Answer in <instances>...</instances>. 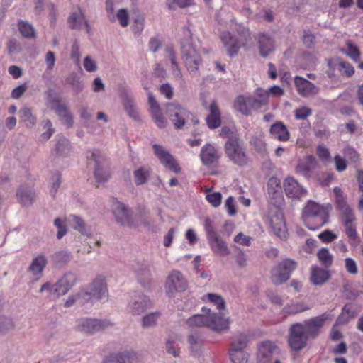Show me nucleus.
Masks as SVG:
<instances>
[{
  "instance_id": "1",
  "label": "nucleus",
  "mask_w": 363,
  "mask_h": 363,
  "mask_svg": "<svg viewBox=\"0 0 363 363\" xmlns=\"http://www.w3.org/2000/svg\"><path fill=\"white\" fill-rule=\"evenodd\" d=\"M181 56L189 73L194 77L200 75L199 67L202 64V58L195 48L192 35L189 30L184 32V37L181 41Z\"/></svg>"
},
{
  "instance_id": "24",
  "label": "nucleus",
  "mask_w": 363,
  "mask_h": 363,
  "mask_svg": "<svg viewBox=\"0 0 363 363\" xmlns=\"http://www.w3.org/2000/svg\"><path fill=\"white\" fill-rule=\"evenodd\" d=\"M116 218L123 225H130L133 223L131 212L125 205L118 202L113 210Z\"/></svg>"
},
{
  "instance_id": "49",
  "label": "nucleus",
  "mask_w": 363,
  "mask_h": 363,
  "mask_svg": "<svg viewBox=\"0 0 363 363\" xmlns=\"http://www.w3.org/2000/svg\"><path fill=\"white\" fill-rule=\"evenodd\" d=\"M55 152L60 156L68 155L70 152L69 140L65 138H60L55 145Z\"/></svg>"
},
{
  "instance_id": "37",
  "label": "nucleus",
  "mask_w": 363,
  "mask_h": 363,
  "mask_svg": "<svg viewBox=\"0 0 363 363\" xmlns=\"http://www.w3.org/2000/svg\"><path fill=\"white\" fill-rule=\"evenodd\" d=\"M68 223L76 230H78L80 233L85 235H89V230L86 226V224L82 218L80 217L71 215L67 219Z\"/></svg>"
},
{
  "instance_id": "40",
  "label": "nucleus",
  "mask_w": 363,
  "mask_h": 363,
  "mask_svg": "<svg viewBox=\"0 0 363 363\" xmlns=\"http://www.w3.org/2000/svg\"><path fill=\"white\" fill-rule=\"evenodd\" d=\"M55 110L62 122L68 128L72 127L74 123L73 117L67 106L60 104L56 106Z\"/></svg>"
},
{
  "instance_id": "8",
  "label": "nucleus",
  "mask_w": 363,
  "mask_h": 363,
  "mask_svg": "<svg viewBox=\"0 0 363 363\" xmlns=\"http://www.w3.org/2000/svg\"><path fill=\"white\" fill-rule=\"evenodd\" d=\"M308 339L302 323L291 325L289 330L288 342L293 350L299 351L305 347Z\"/></svg>"
},
{
  "instance_id": "41",
  "label": "nucleus",
  "mask_w": 363,
  "mask_h": 363,
  "mask_svg": "<svg viewBox=\"0 0 363 363\" xmlns=\"http://www.w3.org/2000/svg\"><path fill=\"white\" fill-rule=\"evenodd\" d=\"M21 121L24 123L28 128L33 127L36 123V118L33 115L32 111L27 106H23L19 110Z\"/></svg>"
},
{
  "instance_id": "55",
  "label": "nucleus",
  "mask_w": 363,
  "mask_h": 363,
  "mask_svg": "<svg viewBox=\"0 0 363 363\" xmlns=\"http://www.w3.org/2000/svg\"><path fill=\"white\" fill-rule=\"evenodd\" d=\"M345 54L355 62H357L360 57L359 48L352 43H347V50Z\"/></svg>"
},
{
  "instance_id": "38",
  "label": "nucleus",
  "mask_w": 363,
  "mask_h": 363,
  "mask_svg": "<svg viewBox=\"0 0 363 363\" xmlns=\"http://www.w3.org/2000/svg\"><path fill=\"white\" fill-rule=\"evenodd\" d=\"M309 309L303 302L296 301L291 302L286 305L283 308V313L286 315H295L299 313L304 312Z\"/></svg>"
},
{
  "instance_id": "10",
  "label": "nucleus",
  "mask_w": 363,
  "mask_h": 363,
  "mask_svg": "<svg viewBox=\"0 0 363 363\" xmlns=\"http://www.w3.org/2000/svg\"><path fill=\"white\" fill-rule=\"evenodd\" d=\"M112 325L113 323L107 320L80 318L77 320V329L80 333L91 335Z\"/></svg>"
},
{
  "instance_id": "44",
  "label": "nucleus",
  "mask_w": 363,
  "mask_h": 363,
  "mask_svg": "<svg viewBox=\"0 0 363 363\" xmlns=\"http://www.w3.org/2000/svg\"><path fill=\"white\" fill-rule=\"evenodd\" d=\"M161 316L159 311L150 313L144 315L141 320V325L144 328L155 327L157 325L158 320Z\"/></svg>"
},
{
  "instance_id": "15",
  "label": "nucleus",
  "mask_w": 363,
  "mask_h": 363,
  "mask_svg": "<svg viewBox=\"0 0 363 363\" xmlns=\"http://www.w3.org/2000/svg\"><path fill=\"white\" fill-rule=\"evenodd\" d=\"M255 39L259 55L267 57L275 50V40L274 38L265 32L258 33Z\"/></svg>"
},
{
  "instance_id": "45",
  "label": "nucleus",
  "mask_w": 363,
  "mask_h": 363,
  "mask_svg": "<svg viewBox=\"0 0 363 363\" xmlns=\"http://www.w3.org/2000/svg\"><path fill=\"white\" fill-rule=\"evenodd\" d=\"M317 257L320 263L325 268L330 267L333 264V256L328 248H321L317 253Z\"/></svg>"
},
{
  "instance_id": "11",
  "label": "nucleus",
  "mask_w": 363,
  "mask_h": 363,
  "mask_svg": "<svg viewBox=\"0 0 363 363\" xmlns=\"http://www.w3.org/2000/svg\"><path fill=\"white\" fill-rule=\"evenodd\" d=\"M205 229L207 233L209 243L215 252L221 255H229L230 251L225 242L220 239L212 224V221L208 218H206L205 220Z\"/></svg>"
},
{
  "instance_id": "21",
  "label": "nucleus",
  "mask_w": 363,
  "mask_h": 363,
  "mask_svg": "<svg viewBox=\"0 0 363 363\" xmlns=\"http://www.w3.org/2000/svg\"><path fill=\"white\" fill-rule=\"evenodd\" d=\"M294 84L297 91L301 96L310 97L316 95L319 89L312 82L301 77L294 78Z\"/></svg>"
},
{
  "instance_id": "39",
  "label": "nucleus",
  "mask_w": 363,
  "mask_h": 363,
  "mask_svg": "<svg viewBox=\"0 0 363 363\" xmlns=\"http://www.w3.org/2000/svg\"><path fill=\"white\" fill-rule=\"evenodd\" d=\"M133 177L137 186L143 185L150 177V169L145 167H138L133 171Z\"/></svg>"
},
{
  "instance_id": "31",
  "label": "nucleus",
  "mask_w": 363,
  "mask_h": 363,
  "mask_svg": "<svg viewBox=\"0 0 363 363\" xmlns=\"http://www.w3.org/2000/svg\"><path fill=\"white\" fill-rule=\"evenodd\" d=\"M230 321L216 314L209 315L208 328L216 332L228 330Z\"/></svg>"
},
{
  "instance_id": "7",
  "label": "nucleus",
  "mask_w": 363,
  "mask_h": 363,
  "mask_svg": "<svg viewBox=\"0 0 363 363\" xmlns=\"http://www.w3.org/2000/svg\"><path fill=\"white\" fill-rule=\"evenodd\" d=\"M297 263L291 259H286L281 262L272 270V281L276 285L286 282L291 276V272L296 268Z\"/></svg>"
},
{
  "instance_id": "48",
  "label": "nucleus",
  "mask_w": 363,
  "mask_h": 363,
  "mask_svg": "<svg viewBox=\"0 0 363 363\" xmlns=\"http://www.w3.org/2000/svg\"><path fill=\"white\" fill-rule=\"evenodd\" d=\"M18 29L21 34L26 38H35L36 34L34 28L28 23L21 21L18 22Z\"/></svg>"
},
{
  "instance_id": "56",
  "label": "nucleus",
  "mask_w": 363,
  "mask_h": 363,
  "mask_svg": "<svg viewBox=\"0 0 363 363\" xmlns=\"http://www.w3.org/2000/svg\"><path fill=\"white\" fill-rule=\"evenodd\" d=\"M43 128L45 131L41 134L40 137L43 140L47 141L55 132V129L52 128V123L49 119H46L43 121Z\"/></svg>"
},
{
  "instance_id": "14",
  "label": "nucleus",
  "mask_w": 363,
  "mask_h": 363,
  "mask_svg": "<svg viewBox=\"0 0 363 363\" xmlns=\"http://www.w3.org/2000/svg\"><path fill=\"white\" fill-rule=\"evenodd\" d=\"M187 287V282L182 273L173 270L168 276L165 283L167 294H172L177 291H184Z\"/></svg>"
},
{
  "instance_id": "22",
  "label": "nucleus",
  "mask_w": 363,
  "mask_h": 363,
  "mask_svg": "<svg viewBox=\"0 0 363 363\" xmlns=\"http://www.w3.org/2000/svg\"><path fill=\"white\" fill-rule=\"evenodd\" d=\"M200 157L203 164L208 166L217 162L220 155L214 146L211 144H206L201 148Z\"/></svg>"
},
{
  "instance_id": "35",
  "label": "nucleus",
  "mask_w": 363,
  "mask_h": 363,
  "mask_svg": "<svg viewBox=\"0 0 363 363\" xmlns=\"http://www.w3.org/2000/svg\"><path fill=\"white\" fill-rule=\"evenodd\" d=\"M165 57L171 62L173 74L177 77L182 78V71L177 62L176 52L172 46L168 45L166 47Z\"/></svg>"
},
{
  "instance_id": "61",
  "label": "nucleus",
  "mask_w": 363,
  "mask_h": 363,
  "mask_svg": "<svg viewBox=\"0 0 363 363\" xmlns=\"http://www.w3.org/2000/svg\"><path fill=\"white\" fill-rule=\"evenodd\" d=\"M207 296L210 302L214 303L218 309L222 310L225 308V303L220 296L214 294H208Z\"/></svg>"
},
{
  "instance_id": "20",
  "label": "nucleus",
  "mask_w": 363,
  "mask_h": 363,
  "mask_svg": "<svg viewBox=\"0 0 363 363\" xmlns=\"http://www.w3.org/2000/svg\"><path fill=\"white\" fill-rule=\"evenodd\" d=\"M340 215L342 219L345 227V232L350 244L352 245H356L359 242V238L354 226L352 224V222L354 220V215L352 210L346 211L345 213H341Z\"/></svg>"
},
{
  "instance_id": "29",
  "label": "nucleus",
  "mask_w": 363,
  "mask_h": 363,
  "mask_svg": "<svg viewBox=\"0 0 363 363\" xmlns=\"http://www.w3.org/2000/svg\"><path fill=\"white\" fill-rule=\"evenodd\" d=\"M18 202L23 206H31L35 199V191L32 188L21 186L16 193Z\"/></svg>"
},
{
  "instance_id": "64",
  "label": "nucleus",
  "mask_w": 363,
  "mask_h": 363,
  "mask_svg": "<svg viewBox=\"0 0 363 363\" xmlns=\"http://www.w3.org/2000/svg\"><path fill=\"white\" fill-rule=\"evenodd\" d=\"M61 184V174L60 173H55L52 177V183L50 194L54 197L55 196L57 190Z\"/></svg>"
},
{
  "instance_id": "13",
  "label": "nucleus",
  "mask_w": 363,
  "mask_h": 363,
  "mask_svg": "<svg viewBox=\"0 0 363 363\" xmlns=\"http://www.w3.org/2000/svg\"><path fill=\"white\" fill-rule=\"evenodd\" d=\"M280 353L279 348L271 341H263L258 346L257 359L259 363H269Z\"/></svg>"
},
{
  "instance_id": "28",
  "label": "nucleus",
  "mask_w": 363,
  "mask_h": 363,
  "mask_svg": "<svg viewBox=\"0 0 363 363\" xmlns=\"http://www.w3.org/2000/svg\"><path fill=\"white\" fill-rule=\"evenodd\" d=\"M271 225L274 233L277 237L281 240L287 238L288 232L284 218L281 215H276L273 216L271 219Z\"/></svg>"
},
{
  "instance_id": "54",
  "label": "nucleus",
  "mask_w": 363,
  "mask_h": 363,
  "mask_svg": "<svg viewBox=\"0 0 363 363\" xmlns=\"http://www.w3.org/2000/svg\"><path fill=\"white\" fill-rule=\"evenodd\" d=\"M188 342L192 352H197L203 345V342L200 337L195 334H191L189 335Z\"/></svg>"
},
{
  "instance_id": "57",
  "label": "nucleus",
  "mask_w": 363,
  "mask_h": 363,
  "mask_svg": "<svg viewBox=\"0 0 363 363\" xmlns=\"http://www.w3.org/2000/svg\"><path fill=\"white\" fill-rule=\"evenodd\" d=\"M80 118L83 121L84 125L88 127L89 121L92 118V113L89 108L86 106H82L79 110Z\"/></svg>"
},
{
  "instance_id": "52",
  "label": "nucleus",
  "mask_w": 363,
  "mask_h": 363,
  "mask_svg": "<svg viewBox=\"0 0 363 363\" xmlns=\"http://www.w3.org/2000/svg\"><path fill=\"white\" fill-rule=\"evenodd\" d=\"M54 225L57 228V238L62 239L67 233V228L65 221L60 218L54 220Z\"/></svg>"
},
{
  "instance_id": "53",
  "label": "nucleus",
  "mask_w": 363,
  "mask_h": 363,
  "mask_svg": "<svg viewBox=\"0 0 363 363\" xmlns=\"http://www.w3.org/2000/svg\"><path fill=\"white\" fill-rule=\"evenodd\" d=\"M343 154L352 163H357L359 160V155L357 150L351 146H346L343 149Z\"/></svg>"
},
{
  "instance_id": "17",
  "label": "nucleus",
  "mask_w": 363,
  "mask_h": 363,
  "mask_svg": "<svg viewBox=\"0 0 363 363\" xmlns=\"http://www.w3.org/2000/svg\"><path fill=\"white\" fill-rule=\"evenodd\" d=\"M150 299L145 295L135 294L128 305V311L133 315H139L151 308Z\"/></svg>"
},
{
  "instance_id": "30",
  "label": "nucleus",
  "mask_w": 363,
  "mask_h": 363,
  "mask_svg": "<svg viewBox=\"0 0 363 363\" xmlns=\"http://www.w3.org/2000/svg\"><path fill=\"white\" fill-rule=\"evenodd\" d=\"M68 21L69 23V27L72 29L80 30L84 25L86 28L87 33L90 32L91 29L88 21L85 19L84 13L80 10L77 12L72 13L69 16Z\"/></svg>"
},
{
  "instance_id": "12",
  "label": "nucleus",
  "mask_w": 363,
  "mask_h": 363,
  "mask_svg": "<svg viewBox=\"0 0 363 363\" xmlns=\"http://www.w3.org/2000/svg\"><path fill=\"white\" fill-rule=\"evenodd\" d=\"M333 315L330 313H323L319 316L310 318L302 323L304 327V330L307 336L309 337L315 338L320 333V329L323 326L325 322L328 320H332Z\"/></svg>"
},
{
  "instance_id": "9",
  "label": "nucleus",
  "mask_w": 363,
  "mask_h": 363,
  "mask_svg": "<svg viewBox=\"0 0 363 363\" xmlns=\"http://www.w3.org/2000/svg\"><path fill=\"white\" fill-rule=\"evenodd\" d=\"M165 106L166 113L174 126L177 129L183 128L190 112L177 103H167Z\"/></svg>"
},
{
  "instance_id": "62",
  "label": "nucleus",
  "mask_w": 363,
  "mask_h": 363,
  "mask_svg": "<svg viewBox=\"0 0 363 363\" xmlns=\"http://www.w3.org/2000/svg\"><path fill=\"white\" fill-rule=\"evenodd\" d=\"M206 198L213 207H218L221 203L222 195L220 192H213L207 194Z\"/></svg>"
},
{
  "instance_id": "6",
  "label": "nucleus",
  "mask_w": 363,
  "mask_h": 363,
  "mask_svg": "<svg viewBox=\"0 0 363 363\" xmlns=\"http://www.w3.org/2000/svg\"><path fill=\"white\" fill-rule=\"evenodd\" d=\"M82 295L83 299L87 301L106 297L107 284L105 279L101 276L97 277L86 289L82 290Z\"/></svg>"
},
{
  "instance_id": "36",
  "label": "nucleus",
  "mask_w": 363,
  "mask_h": 363,
  "mask_svg": "<svg viewBox=\"0 0 363 363\" xmlns=\"http://www.w3.org/2000/svg\"><path fill=\"white\" fill-rule=\"evenodd\" d=\"M330 279L328 271L319 268L313 267L311 271V280L315 285H321Z\"/></svg>"
},
{
  "instance_id": "32",
  "label": "nucleus",
  "mask_w": 363,
  "mask_h": 363,
  "mask_svg": "<svg viewBox=\"0 0 363 363\" xmlns=\"http://www.w3.org/2000/svg\"><path fill=\"white\" fill-rule=\"evenodd\" d=\"M315 167V157L313 155H308L303 160L298 161L296 167V172L304 176H307Z\"/></svg>"
},
{
  "instance_id": "16",
  "label": "nucleus",
  "mask_w": 363,
  "mask_h": 363,
  "mask_svg": "<svg viewBox=\"0 0 363 363\" xmlns=\"http://www.w3.org/2000/svg\"><path fill=\"white\" fill-rule=\"evenodd\" d=\"M155 154L160 159V162L165 166L169 170L174 172L176 174L180 172L181 169L178 167L176 160L172 156V155L167 151L162 146L155 144L152 146Z\"/></svg>"
},
{
  "instance_id": "19",
  "label": "nucleus",
  "mask_w": 363,
  "mask_h": 363,
  "mask_svg": "<svg viewBox=\"0 0 363 363\" xmlns=\"http://www.w3.org/2000/svg\"><path fill=\"white\" fill-rule=\"evenodd\" d=\"M148 104L150 106V115L157 126L160 128H165L167 122L163 116L159 104L151 92L148 93Z\"/></svg>"
},
{
  "instance_id": "34",
  "label": "nucleus",
  "mask_w": 363,
  "mask_h": 363,
  "mask_svg": "<svg viewBox=\"0 0 363 363\" xmlns=\"http://www.w3.org/2000/svg\"><path fill=\"white\" fill-rule=\"evenodd\" d=\"M202 310L207 315H195L192 316L191 318H189L186 321L188 325L191 327L206 326L208 328L210 309H206L205 307H203Z\"/></svg>"
},
{
  "instance_id": "3",
  "label": "nucleus",
  "mask_w": 363,
  "mask_h": 363,
  "mask_svg": "<svg viewBox=\"0 0 363 363\" xmlns=\"http://www.w3.org/2000/svg\"><path fill=\"white\" fill-rule=\"evenodd\" d=\"M302 216L306 227L314 230L328 222L329 211L327 208L309 201L303 210Z\"/></svg>"
},
{
  "instance_id": "18",
  "label": "nucleus",
  "mask_w": 363,
  "mask_h": 363,
  "mask_svg": "<svg viewBox=\"0 0 363 363\" xmlns=\"http://www.w3.org/2000/svg\"><path fill=\"white\" fill-rule=\"evenodd\" d=\"M48 263V260L47 257L43 253H39L32 259L27 271L30 273L36 280H38L43 277V271Z\"/></svg>"
},
{
  "instance_id": "47",
  "label": "nucleus",
  "mask_w": 363,
  "mask_h": 363,
  "mask_svg": "<svg viewBox=\"0 0 363 363\" xmlns=\"http://www.w3.org/2000/svg\"><path fill=\"white\" fill-rule=\"evenodd\" d=\"M229 354L233 363H247L249 354L244 350H229Z\"/></svg>"
},
{
  "instance_id": "25",
  "label": "nucleus",
  "mask_w": 363,
  "mask_h": 363,
  "mask_svg": "<svg viewBox=\"0 0 363 363\" xmlns=\"http://www.w3.org/2000/svg\"><path fill=\"white\" fill-rule=\"evenodd\" d=\"M284 188L286 194L291 198H299L306 192L292 177H288L285 179Z\"/></svg>"
},
{
  "instance_id": "5",
  "label": "nucleus",
  "mask_w": 363,
  "mask_h": 363,
  "mask_svg": "<svg viewBox=\"0 0 363 363\" xmlns=\"http://www.w3.org/2000/svg\"><path fill=\"white\" fill-rule=\"evenodd\" d=\"M95 162L94 177L98 183H104L111 177L109 163L106 157L99 150H93L88 156Z\"/></svg>"
},
{
  "instance_id": "46",
  "label": "nucleus",
  "mask_w": 363,
  "mask_h": 363,
  "mask_svg": "<svg viewBox=\"0 0 363 363\" xmlns=\"http://www.w3.org/2000/svg\"><path fill=\"white\" fill-rule=\"evenodd\" d=\"M249 342L248 336L241 333L235 337L230 344V350H244Z\"/></svg>"
},
{
  "instance_id": "4",
  "label": "nucleus",
  "mask_w": 363,
  "mask_h": 363,
  "mask_svg": "<svg viewBox=\"0 0 363 363\" xmlns=\"http://www.w3.org/2000/svg\"><path fill=\"white\" fill-rule=\"evenodd\" d=\"M225 152L235 164L243 167L248 164L246 149L239 138H230L225 144Z\"/></svg>"
},
{
  "instance_id": "58",
  "label": "nucleus",
  "mask_w": 363,
  "mask_h": 363,
  "mask_svg": "<svg viewBox=\"0 0 363 363\" xmlns=\"http://www.w3.org/2000/svg\"><path fill=\"white\" fill-rule=\"evenodd\" d=\"M55 289V284H52L50 282L47 281L42 284L39 290V293L43 294L47 292L48 295L53 298H57V293L54 291Z\"/></svg>"
},
{
  "instance_id": "42",
  "label": "nucleus",
  "mask_w": 363,
  "mask_h": 363,
  "mask_svg": "<svg viewBox=\"0 0 363 363\" xmlns=\"http://www.w3.org/2000/svg\"><path fill=\"white\" fill-rule=\"evenodd\" d=\"M70 253L67 251H58L51 256V260L56 267H62L70 260Z\"/></svg>"
},
{
  "instance_id": "59",
  "label": "nucleus",
  "mask_w": 363,
  "mask_h": 363,
  "mask_svg": "<svg viewBox=\"0 0 363 363\" xmlns=\"http://www.w3.org/2000/svg\"><path fill=\"white\" fill-rule=\"evenodd\" d=\"M338 67L342 75L351 77L354 73V67L347 62H340Z\"/></svg>"
},
{
  "instance_id": "60",
  "label": "nucleus",
  "mask_w": 363,
  "mask_h": 363,
  "mask_svg": "<svg viewBox=\"0 0 363 363\" xmlns=\"http://www.w3.org/2000/svg\"><path fill=\"white\" fill-rule=\"evenodd\" d=\"M59 281L69 289L74 284L76 281L75 274L71 272L65 274Z\"/></svg>"
},
{
  "instance_id": "33",
  "label": "nucleus",
  "mask_w": 363,
  "mask_h": 363,
  "mask_svg": "<svg viewBox=\"0 0 363 363\" xmlns=\"http://www.w3.org/2000/svg\"><path fill=\"white\" fill-rule=\"evenodd\" d=\"M269 132L280 141H287L290 138L289 133L286 125L280 121L274 123L271 126Z\"/></svg>"
},
{
  "instance_id": "27",
  "label": "nucleus",
  "mask_w": 363,
  "mask_h": 363,
  "mask_svg": "<svg viewBox=\"0 0 363 363\" xmlns=\"http://www.w3.org/2000/svg\"><path fill=\"white\" fill-rule=\"evenodd\" d=\"M209 112L206 118L207 125L210 129H216L221 124L220 111L216 101L211 102Z\"/></svg>"
},
{
  "instance_id": "51",
  "label": "nucleus",
  "mask_w": 363,
  "mask_h": 363,
  "mask_svg": "<svg viewBox=\"0 0 363 363\" xmlns=\"http://www.w3.org/2000/svg\"><path fill=\"white\" fill-rule=\"evenodd\" d=\"M105 363H128V351L110 355L106 357Z\"/></svg>"
},
{
  "instance_id": "43",
  "label": "nucleus",
  "mask_w": 363,
  "mask_h": 363,
  "mask_svg": "<svg viewBox=\"0 0 363 363\" xmlns=\"http://www.w3.org/2000/svg\"><path fill=\"white\" fill-rule=\"evenodd\" d=\"M333 191L335 195L336 203L337 208L340 211V213L351 211L352 209L345 201L341 189L339 187H335Z\"/></svg>"
},
{
  "instance_id": "50",
  "label": "nucleus",
  "mask_w": 363,
  "mask_h": 363,
  "mask_svg": "<svg viewBox=\"0 0 363 363\" xmlns=\"http://www.w3.org/2000/svg\"><path fill=\"white\" fill-rule=\"evenodd\" d=\"M67 82L72 86V89L75 94H78L82 91L84 84L76 74H71L67 79Z\"/></svg>"
},
{
  "instance_id": "63",
  "label": "nucleus",
  "mask_w": 363,
  "mask_h": 363,
  "mask_svg": "<svg viewBox=\"0 0 363 363\" xmlns=\"http://www.w3.org/2000/svg\"><path fill=\"white\" fill-rule=\"evenodd\" d=\"M312 110L306 106H302L299 108H296L294 111L295 118L298 120H304L308 116H311Z\"/></svg>"
},
{
  "instance_id": "2",
  "label": "nucleus",
  "mask_w": 363,
  "mask_h": 363,
  "mask_svg": "<svg viewBox=\"0 0 363 363\" xmlns=\"http://www.w3.org/2000/svg\"><path fill=\"white\" fill-rule=\"evenodd\" d=\"M269 94L267 90L257 89L254 96L240 95L234 101L235 109L245 116H250L252 109H259L268 103Z\"/></svg>"
},
{
  "instance_id": "23",
  "label": "nucleus",
  "mask_w": 363,
  "mask_h": 363,
  "mask_svg": "<svg viewBox=\"0 0 363 363\" xmlns=\"http://www.w3.org/2000/svg\"><path fill=\"white\" fill-rule=\"evenodd\" d=\"M134 271L142 286L145 288L149 287L152 276L150 266L144 262H138L134 266Z\"/></svg>"
},
{
  "instance_id": "26",
  "label": "nucleus",
  "mask_w": 363,
  "mask_h": 363,
  "mask_svg": "<svg viewBox=\"0 0 363 363\" xmlns=\"http://www.w3.org/2000/svg\"><path fill=\"white\" fill-rule=\"evenodd\" d=\"M220 39L227 48L228 54L230 56H235L238 54L240 48L238 40L234 38L228 31H224L220 35Z\"/></svg>"
}]
</instances>
